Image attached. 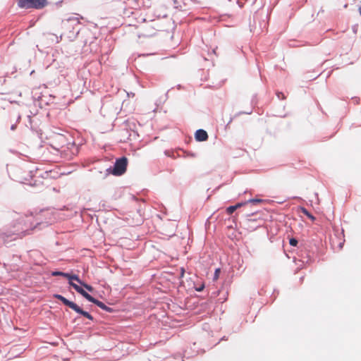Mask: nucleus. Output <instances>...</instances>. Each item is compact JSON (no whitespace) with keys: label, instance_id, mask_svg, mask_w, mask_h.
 I'll return each mask as SVG.
<instances>
[{"label":"nucleus","instance_id":"0eeeda50","mask_svg":"<svg viewBox=\"0 0 361 361\" xmlns=\"http://www.w3.org/2000/svg\"><path fill=\"white\" fill-rule=\"evenodd\" d=\"M64 277L67 278L70 281L75 280V281H78L79 283L82 284V281H80V279H79V277L77 275H75V274L72 275V274L66 273V274H64Z\"/></svg>","mask_w":361,"mask_h":361},{"label":"nucleus","instance_id":"9b49d317","mask_svg":"<svg viewBox=\"0 0 361 361\" xmlns=\"http://www.w3.org/2000/svg\"><path fill=\"white\" fill-rule=\"evenodd\" d=\"M263 202V200H261V199H250V200H248L247 202H246L247 203V202H252V203H259V202Z\"/></svg>","mask_w":361,"mask_h":361},{"label":"nucleus","instance_id":"4468645a","mask_svg":"<svg viewBox=\"0 0 361 361\" xmlns=\"http://www.w3.org/2000/svg\"><path fill=\"white\" fill-rule=\"evenodd\" d=\"M64 274H66V273H63V272H61V271H54V272L52 273L53 276H64Z\"/></svg>","mask_w":361,"mask_h":361},{"label":"nucleus","instance_id":"9d476101","mask_svg":"<svg viewBox=\"0 0 361 361\" xmlns=\"http://www.w3.org/2000/svg\"><path fill=\"white\" fill-rule=\"evenodd\" d=\"M219 274H220V269H216L215 270L214 275V281H216L219 279Z\"/></svg>","mask_w":361,"mask_h":361},{"label":"nucleus","instance_id":"f03ea898","mask_svg":"<svg viewBox=\"0 0 361 361\" xmlns=\"http://www.w3.org/2000/svg\"><path fill=\"white\" fill-rule=\"evenodd\" d=\"M47 4V0H18V6L24 9H42Z\"/></svg>","mask_w":361,"mask_h":361},{"label":"nucleus","instance_id":"1a4fd4ad","mask_svg":"<svg viewBox=\"0 0 361 361\" xmlns=\"http://www.w3.org/2000/svg\"><path fill=\"white\" fill-rule=\"evenodd\" d=\"M26 233L23 231L16 230L14 233H12V235H16V237L14 239L16 238H21L23 236H25Z\"/></svg>","mask_w":361,"mask_h":361},{"label":"nucleus","instance_id":"f257e3e1","mask_svg":"<svg viewBox=\"0 0 361 361\" xmlns=\"http://www.w3.org/2000/svg\"><path fill=\"white\" fill-rule=\"evenodd\" d=\"M70 285L80 294H81L85 298H86L88 301L95 304L98 307H99L101 309L106 310L109 312H111V308L107 307L104 303L102 302L95 299L92 295H90L89 293H87L84 289H82L80 286L74 283L72 281L69 282Z\"/></svg>","mask_w":361,"mask_h":361},{"label":"nucleus","instance_id":"39448f33","mask_svg":"<svg viewBox=\"0 0 361 361\" xmlns=\"http://www.w3.org/2000/svg\"><path fill=\"white\" fill-rule=\"evenodd\" d=\"M195 137L196 140L199 142L206 141L208 139L207 133L202 129L197 130L195 133Z\"/></svg>","mask_w":361,"mask_h":361},{"label":"nucleus","instance_id":"6e6552de","mask_svg":"<svg viewBox=\"0 0 361 361\" xmlns=\"http://www.w3.org/2000/svg\"><path fill=\"white\" fill-rule=\"evenodd\" d=\"M300 210H301V212L305 214L306 216H307L310 220H312V221H314L315 220V217L312 215L308 211L307 209H305V207H301L300 208Z\"/></svg>","mask_w":361,"mask_h":361},{"label":"nucleus","instance_id":"2eb2a0df","mask_svg":"<svg viewBox=\"0 0 361 361\" xmlns=\"http://www.w3.org/2000/svg\"><path fill=\"white\" fill-rule=\"evenodd\" d=\"M277 97H278V98L281 99H286V97H285V95H284V94L283 92H278L277 93Z\"/></svg>","mask_w":361,"mask_h":361},{"label":"nucleus","instance_id":"ddd939ff","mask_svg":"<svg viewBox=\"0 0 361 361\" xmlns=\"http://www.w3.org/2000/svg\"><path fill=\"white\" fill-rule=\"evenodd\" d=\"M81 285H82L89 291H92V290H93L92 287L91 286H90V285L83 283L82 282Z\"/></svg>","mask_w":361,"mask_h":361},{"label":"nucleus","instance_id":"7ed1b4c3","mask_svg":"<svg viewBox=\"0 0 361 361\" xmlns=\"http://www.w3.org/2000/svg\"><path fill=\"white\" fill-rule=\"evenodd\" d=\"M54 297L55 298L61 300L65 305L69 307L70 308H71L72 310L75 311L76 312L82 314V316L85 317L86 318H87L90 320L93 319V317L90 314H89L87 312L82 310L78 305H76L73 302L68 300L63 296L59 295V294H55L54 295Z\"/></svg>","mask_w":361,"mask_h":361},{"label":"nucleus","instance_id":"423d86ee","mask_svg":"<svg viewBox=\"0 0 361 361\" xmlns=\"http://www.w3.org/2000/svg\"><path fill=\"white\" fill-rule=\"evenodd\" d=\"M247 202H240L236 204L235 205L230 206L226 209V212L228 214H233L237 209L245 205Z\"/></svg>","mask_w":361,"mask_h":361},{"label":"nucleus","instance_id":"f8f14e48","mask_svg":"<svg viewBox=\"0 0 361 361\" xmlns=\"http://www.w3.org/2000/svg\"><path fill=\"white\" fill-rule=\"evenodd\" d=\"M289 243L291 246H296L298 245V240L295 238H290Z\"/></svg>","mask_w":361,"mask_h":361},{"label":"nucleus","instance_id":"20e7f679","mask_svg":"<svg viewBox=\"0 0 361 361\" xmlns=\"http://www.w3.org/2000/svg\"><path fill=\"white\" fill-rule=\"evenodd\" d=\"M128 159L123 157L117 159L115 162L114 167L113 169V174L115 176L123 175L127 169Z\"/></svg>","mask_w":361,"mask_h":361},{"label":"nucleus","instance_id":"dca6fc26","mask_svg":"<svg viewBox=\"0 0 361 361\" xmlns=\"http://www.w3.org/2000/svg\"><path fill=\"white\" fill-rule=\"evenodd\" d=\"M359 13H360V14L361 15V6H360V8H359Z\"/></svg>","mask_w":361,"mask_h":361}]
</instances>
